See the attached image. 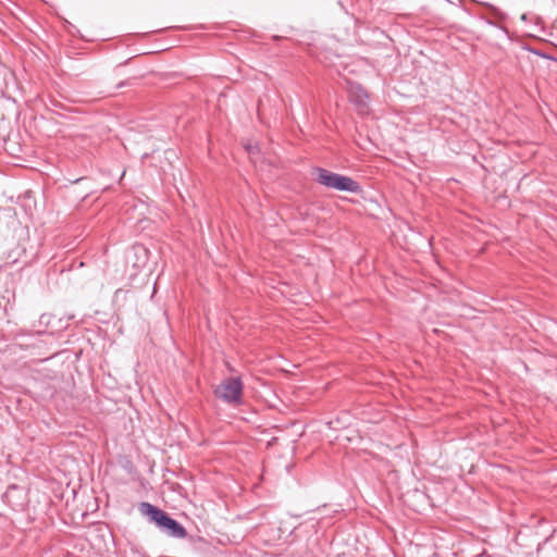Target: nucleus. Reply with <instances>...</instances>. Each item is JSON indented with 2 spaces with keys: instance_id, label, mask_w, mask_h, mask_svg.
Instances as JSON below:
<instances>
[{
  "instance_id": "obj_3",
  "label": "nucleus",
  "mask_w": 557,
  "mask_h": 557,
  "mask_svg": "<svg viewBox=\"0 0 557 557\" xmlns=\"http://www.w3.org/2000/svg\"><path fill=\"white\" fill-rule=\"evenodd\" d=\"M141 512L148 516L152 521H154L160 528L165 529L170 535L184 539L187 535V532L183 525H181L177 521L170 518L163 510L148 504H141Z\"/></svg>"
},
{
  "instance_id": "obj_1",
  "label": "nucleus",
  "mask_w": 557,
  "mask_h": 557,
  "mask_svg": "<svg viewBox=\"0 0 557 557\" xmlns=\"http://www.w3.org/2000/svg\"><path fill=\"white\" fill-rule=\"evenodd\" d=\"M314 173L317 175L315 182L326 188L351 194H360L362 191L361 185L349 176L332 172L324 168H315Z\"/></svg>"
},
{
  "instance_id": "obj_7",
  "label": "nucleus",
  "mask_w": 557,
  "mask_h": 557,
  "mask_svg": "<svg viewBox=\"0 0 557 557\" xmlns=\"http://www.w3.org/2000/svg\"><path fill=\"white\" fill-rule=\"evenodd\" d=\"M527 18H528V14H527V13H523V14L521 15V20H522V21H527Z\"/></svg>"
},
{
  "instance_id": "obj_2",
  "label": "nucleus",
  "mask_w": 557,
  "mask_h": 557,
  "mask_svg": "<svg viewBox=\"0 0 557 557\" xmlns=\"http://www.w3.org/2000/svg\"><path fill=\"white\" fill-rule=\"evenodd\" d=\"M126 264L132 268L129 278H136L139 275L150 276L149 250L139 243L134 244L126 253Z\"/></svg>"
},
{
  "instance_id": "obj_4",
  "label": "nucleus",
  "mask_w": 557,
  "mask_h": 557,
  "mask_svg": "<svg viewBox=\"0 0 557 557\" xmlns=\"http://www.w3.org/2000/svg\"><path fill=\"white\" fill-rule=\"evenodd\" d=\"M243 394V383L238 377L224 380L215 389V395L227 403H239Z\"/></svg>"
},
{
  "instance_id": "obj_6",
  "label": "nucleus",
  "mask_w": 557,
  "mask_h": 557,
  "mask_svg": "<svg viewBox=\"0 0 557 557\" xmlns=\"http://www.w3.org/2000/svg\"><path fill=\"white\" fill-rule=\"evenodd\" d=\"M124 86H133V81L132 79L123 81L116 85V88H122Z\"/></svg>"
},
{
  "instance_id": "obj_5",
  "label": "nucleus",
  "mask_w": 557,
  "mask_h": 557,
  "mask_svg": "<svg viewBox=\"0 0 557 557\" xmlns=\"http://www.w3.org/2000/svg\"><path fill=\"white\" fill-rule=\"evenodd\" d=\"M350 99L357 106L364 107L367 104L368 94L360 85H357L351 88Z\"/></svg>"
}]
</instances>
